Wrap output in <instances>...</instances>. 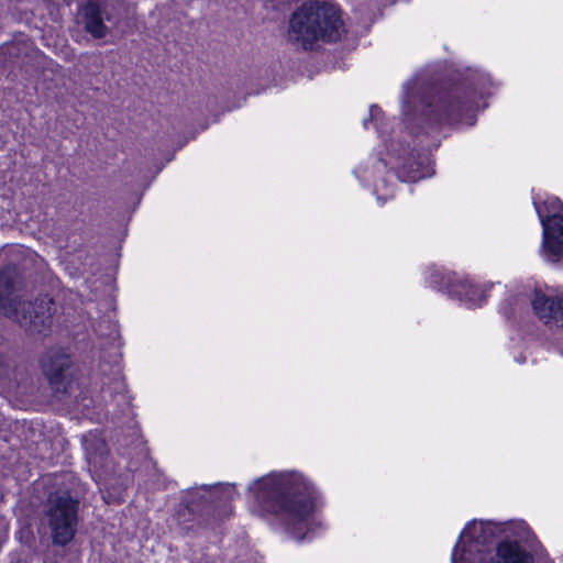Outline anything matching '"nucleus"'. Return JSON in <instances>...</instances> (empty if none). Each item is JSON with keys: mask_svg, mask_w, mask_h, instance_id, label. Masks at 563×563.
Here are the masks:
<instances>
[{"mask_svg": "<svg viewBox=\"0 0 563 563\" xmlns=\"http://www.w3.org/2000/svg\"><path fill=\"white\" fill-rule=\"evenodd\" d=\"M253 510L273 517L292 538L305 540L319 527L316 517L317 490L296 472L268 474L250 486Z\"/></svg>", "mask_w": 563, "mask_h": 563, "instance_id": "1", "label": "nucleus"}, {"mask_svg": "<svg viewBox=\"0 0 563 563\" xmlns=\"http://www.w3.org/2000/svg\"><path fill=\"white\" fill-rule=\"evenodd\" d=\"M339 9L330 3L310 2L298 8L289 20L288 40L303 48L322 40L334 42L343 34Z\"/></svg>", "mask_w": 563, "mask_h": 563, "instance_id": "2", "label": "nucleus"}, {"mask_svg": "<svg viewBox=\"0 0 563 563\" xmlns=\"http://www.w3.org/2000/svg\"><path fill=\"white\" fill-rule=\"evenodd\" d=\"M486 525L472 521L462 531L452 552V563H532L533 556L518 541H503L496 552L486 550Z\"/></svg>", "mask_w": 563, "mask_h": 563, "instance_id": "3", "label": "nucleus"}, {"mask_svg": "<svg viewBox=\"0 0 563 563\" xmlns=\"http://www.w3.org/2000/svg\"><path fill=\"white\" fill-rule=\"evenodd\" d=\"M52 300L47 297L34 302H18L13 285L7 274H0V313L13 318L32 333L44 332L52 323Z\"/></svg>", "mask_w": 563, "mask_h": 563, "instance_id": "4", "label": "nucleus"}, {"mask_svg": "<svg viewBox=\"0 0 563 563\" xmlns=\"http://www.w3.org/2000/svg\"><path fill=\"white\" fill-rule=\"evenodd\" d=\"M404 100L402 109L405 115H411L417 111L416 102L419 101L421 115L427 120L440 122L446 120L451 123L460 122L464 120L466 115V122L472 124V107L462 102L461 100L452 99H439L437 104L433 106L431 101H428L420 95L417 89V80L408 81L404 85Z\"/></svg>", "mask_w": 563, "mask_h": 563, "instance_id": "5", "label": "nucleus"}, {"mask_svg": "<svg viewBox=\"0 0 563 563\" xmlns=\"http://www.w3.org/2000/svg\"><path fill=\"white\" fill-rule=\"evenodd\" d=\"M533 203L542 225V255L558 262L563 258V203L558 197Z\"/></svg>", "mask_w": 563, "mask_h": 563, "instance_id": "6", "label": "nucleus"}, {"mask_svg": "<svg viewBox=\"0 0 563 563\" xmlns=\"http://www.w3.org/2000/svg\"><path fill=\"white\" fill-rule=\"evenodd\" d=\"M76 503L67 494L49 496L46 517L55 543L64 545L73 539L76 528Z\"/></svg>", "mask_w": 563, "mask_h": 563, "instance_id": "7", "label": "nucleus"}, {"mask_svg": "<svg viewBox=\"0 0 563 563\" xmlns=\"http://www.w3.org/2000/svg\"><path fill=\"white\" fill-rule=\"evenodd\" d=\"M534 313L550 327L563 328V295L550 297L537 292L532 301Z\"/></svg>", "mask_w": 563, "mask_h": 563, "instance_id": "8", "label": "nucleus"}, {"mask_svg": "<svg viewBox=\"0 0 563 563\" xmlns=\"http://www.w3.org/2000/svg\"><path fill=\"white\" fill-rule=\"evenodd\" d=\"M85 26L88 33L96 38L107 35L108 29L103 23L102 13L96 1H89L82 9Z\"/></svg>", "mask_w": 563, "mask_h": 563, "instance_id": "9", "label": "nucleus"}, {"mask_svg": "<svg viewBox=\"0 0 563 563\" xmlns=\"http://www.w3.org/2000/svg\"><path fill=\"white\" fill-rule=\"evenodd\" d=\"M68 364V358L64 354L47 357L43 361V371L56 390H58V385L63 380L64 369Z\"/></svg>", "mask_w": 563, "mask_h": 563, "instance_id": "10", "label": "nucleus"}, {"mask_svg": "<svg viewBox=\"0 0 563 563\" xmlns=\"http://www.w3.org/2000/svg\"><path fill=\"white\" fill-rule=\"evenodd\" d=\"M453 292L459 296L460 299L467 301L471 307L481 306L485 300L484 290L467 280L457 285L453 289Z\"/></svg>", "mask_w": 563, "mask_h": 563, "instance_id": "11", "label": "nucleus"}, {"mask_svg": "<svg viewBox=\"0 0 563 563\" xmlns=\"http://www.w3.org/2000/svg\"><path fill=\"white\" fill-rule=\"evenodd\" d=\"M505 532H508L510 536L516 538L518 541L525 543H531L534 539V536L531 529L527 526L525 521H511L508 522L504 529Z\"/></svg>", "mask_w": 563, "mask_h": 563, "instance_id": "12", "label": "nucleus"}, {"mask_svg": "<svg viewBox=\"0 0 563 563\" xmlns=\"http://www.w3.org/2000/svg\"><path fill=\"white\" fill-rule=\"evenodd\" d=\"M84 445H85V449L88 453V459L90 461H95L97 462V459L98 456H102L104 453H106V444L102 442V441H98L97 442V448H96V451H91V448H90V440L89 439H85V442H84Z\"/></svg>", "mask_w": 563, "mask_h": 563, "instance_id": "13", "label": "nucleus"}, {"mask_svg": "<svg viewBox=\"0 0 563 563\" xmlns=\"http://www.w3.org/2000/svg\"><path fill=\"white\" fill-rule=\"evenodd\" d=\"M405 168L406 167L404 166L402 169H399L397 172V176L401 180H404V181H416V180H418V179H420L422 177V175L417 169L410 168L408 172H406Z\"/></svg>", "mask_w": 563, "mask_h": 563, "instance_id": "14", "label": "nucleus"}, {"mask_svg": "<svg viewBox=\"0 0 563 563\" xmlns=\"http://www.w3.org/2000/svg\"><path fill=\"white\" fill-rule=\"evenodd\" d=\"M220 488L227 498H232L235 493L234 486L231 484L221 485Z\"/></svg>", "mask_w": 563, "mask_h": 563, "instance_id": "15", "label": "nucleus"}, {"mask_svg": "<svg viewBox=\"0 0 563 563\" xmlns=\"http://www.w3.org/2000/svg\"><path fill=\"white\" fill-rule=\"evenodd\" d=\"M380 114V109L376 106L371 107V119L377 120Z\"/></svg>", "mask_w": 563, "mask_h": 563, "instance_id": "16", "label": "nucleus"}, {"mask_svg": "<svg viewBox=\"0 0 563 563\" xmlns=\"http://www.w3.org/2000/svg\"><path fill=\"white\" fill-rule=\"evenodd\" d=\"M363 124L365 128H367V120H364Z\"/></svg>", "mask_w": 563, "mask_h": 563, "instance_id": "17", "label": "nucleus"}]
</instances>
